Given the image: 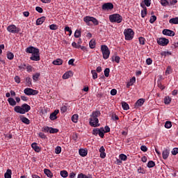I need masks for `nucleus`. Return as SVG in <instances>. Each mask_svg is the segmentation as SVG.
<instances>
[{"label":"nucleus","mask_w":178,"mask_h":178,"mask_svg":"<svg viewBox=\"0 0 178 178\" xmlns=\"http://www.w3.org/2000/svg\"><path fill=\"white\" fill-rule=\"evenodd\" d=\"M101 116V111H95L92 113L90 115L89 124L92 127H99V120L98 117Z\"/></svg>","instance_id":"1"},{"label":"nucleus","mask_w":178,"mask_h":178,"mask_svg":"<svg viewBox=\"0 0 178 178\" xmlns=\"http://www.w3.org/2000/svg\"><path fill=\"white\" fill-rule=\"evenodd\" d=\"M31 109V106L27 104H23L21 106H16L14 108L15 112L16 113H19L20 115H24V113H27Z\"/></svg>","instance_id":"2"},{"label":"nucleus","mask_w":178,"mask_h":178,"mask_svg":"<svg viewBox=\"0 0 178 178\" xmlns=\"http://www.w3.org/2000/svg\"><path fill=\"white\" fill-rule=\"evenodd\" d=\"M124 35L126 41H131V40L134 38V31L131 29H126L124 31Z\"/></svg>","instance_id":"3"},{"label":"nucleus","mask_w":178,"mask_h":178,"mask_svg":"<svg viewBox=\"0 0 178 178\" xmlns=\"http://www.w3.org/2000/svg\"><path fill=\"white\" fill-rule=\"evenodd\" d=\"M109 20L111 23H120L123 20V17L119 14L109 15Z\"/></svg>","instance_id":"4"},{"label":"nucleus","mask_w":178,"mask_h":178,"mask_svg":"<svg viewBox=\"0 0 178 178\" xmlns=\"http://www.w3.org/2000/svg\"><path fill=\"white\" fill-rule=\"evenodd\" d=\"M83 22H85L88 26H90V22H92L94 26H98V24H99L98 19L94 17L86 16L83 18Z\"/></svg>","instance_id":"5"},{"label":"nucleus","mask_w":178,"mask_h":178,"mask_svg":"<svg viewBox=\"0 0 178 178\" xmlns=\"http://www.w3.org/2000/svg\"><path fill=\"white\" fill-rule=\"evenodd\" d=\"M101 51L103 55V58L104 59H108L109 56L111 55V51L109 50V47L106 45H102L101 46Z\"/></svg>","instance_id":"6"},{"label":"nucleus","mask_w":178,"mask_h":178,"mask_svg":"<svg viewBox=\"0 0 178 178\" xmlns=\"http://www.w3.org/2000/svg\"><path fill=\"white\" fill-rule=\"evenodd\" d=\"M7 31H8V33H13V34H17V33H19L20 29L17 28L16 26V25H15V24H11L7 27Z\"/></svg>","instance_id":"7"},{"label":"nucleus","mask_w":178,"mask_h":178,"mask_svg":"<svg viewBox=\"0 0 178 178\" xmlns=\"http://www.w3.org/2000/svg\"><path fill=\"white\" fill-rule=\"evenodd\" d=\"M157 44L161 47H166V45L169 44V39H166L165 38H159L157 39Z\"/></svg>","instance_id":"8"},{"label":"nucleus","mask_w":178,"mask_h":178,"mask_svg":"<svg viewBox=\"0 0 178 178\" xmlns=\"http://www.w3.org/2000/svg\"><path fill=\"white\" fill-rule=\"evenodd\" d=\"M24 92L26 95H37L38 92L35 90L31 89L30 88H26L24 90Z\"/></svg>","instance_id":"9"},{"label":"nucleus","mask_w":178,"mask_h":178,"mask_svg":"<svg viewBox=\"0 0 178 178\" xmlns=\"http://www.w3.org/2000/svg\"><path fill=\"white\" fill-rule=\"evenodd\" d=\"M26 54H32V55H33L34 54H39L40 49H38L33 46H31L26 49Z\"/></svg>","instance_id":"10"},{"label":"nucleus","mask_w":178,"mask_h":178,"mask_svg":"<svg viewBox=\"0 0 178 178\" xmlns=\"http://www.w3.org/2000/svg\"><path fill=\"white\" fill-rule=\"evenodd\" d=\"M102 10H112L113 9V3H105L102 5Z\"/></svg>","instance_id":"11"},{"label":"nucleus","mask_w":178,"mask_h":178,"mask_svg":"<svg viewBox=\"0 0 178 178\" xmlns=\"http://www.w3.org/2000/svg\"><path fill=\"white\" fill-rule=\"evenodd\" d=\"M162 33L163 35H168V37H175L176 33L175 31L170 30V29H163Z\"/></svg>","instance_id":"12"},{"label":"nucleus","mask_w":178,"mask_h":178,"mask_svg":"<svg viewBox=\"0 0 178 178\" xmlns=\"http://www.w3.org/2000/svg\"><path fill=\"white\" fill-rule=\"evenodd\" d=\"M170 154V149L165 148L163 149V151L162 152V156H163V159H168L169 158V155Z\"/></svg>","instance_id":"13"},{"label":"nucleus","mask_w":178,"mask_h":178,"mask_svg":"<svg viewBox=\"0 0 178 178\" xmlns=\"http://www.w3.org/2000/svg\"><path fill=\"white\" fill-rule=\"evenodd\" d=\"M58 113H59V110H55L53 113H51L49 116L50 120H56V119H58V117L56 116Z\"/></svg>","instance_id":"14"},{"label":"nucleus","mask_w":178,"mask_h":178,"mask_svg":"<svg viewBox=\"0 0 178 178\" xmlns=\"http://www.w3.org/2000/svg\"><path fill=\"white\" fill-rule=\"evenodd\" d=\"M99 152H100V158L102 159H105V158H106V153H105V147H104V146L100 147Z\"/></svg>","instance_id":"15"},{"label":"nucleus","mask_w":178,"mask_h":178,"mask_svg":"<svg viewBox=\"0 0 178 178\" xmlns=\"http://www.w3.org/2000/svg\"><path fill=\"white\" fill-rule=\"evenodd\" d=\"M30 59L31 60L38 62V60H40V52L32 54V56L30 57Z\"/></svg>","instance_id":"16"},{"label":"nucleus","mask_w":178,"mask_h":178,"mask_svg":"<svg viewBox=\"0 0 178 178\" xmlns=\"http://www.w3.org/2000/svg\"><path fill=\"white\" fill-rule=\"evenodd\" d=\"M144 102H145V99H139L136 103H135V107L136 108H140V106L144 105Z\"/></svg>","instance_id":"17"},{"label":"nucleus","mask_w":178,"mask_h":178,"mask_svg":"<svg viewBox=\"0 0 178 178\" xmlns=\"http://www.w3.org/2000/svg\"><path fill=\"white\" fill-rule=\"evenodd\" d=\"M31 147L35 152H41V147L37 145V143H33L31 144Z\"/></svg>","instance_id":"18"},{"label":"nucleus","mask_w":178,"mask_h":178,"mask_svg":"<svg viewBox=\"0 0 178 178\" xmlns=\"http://www.w3.org/2000/svg\"><path fill=\"white\" fill-rule=\"evenodd\" d=\"M140 6L143 8V10H141V17L144 18L147 16V7H145L143 3H140Z\"/></svg>","instance_id":"19"},{"label":"nucleus","mask_w":178,"mask_h":178,"mask_svg":"<svg viewBox=\"0 0 178 178\" xmlns=\"http://www.w3.org/2000/svg\"><path fill=\"white\" fill-rule=\"evenodd\" d=\"M45 19H46L45 17H42L38 18L36 20V26H41V24H42V23H44V22H45Z\"/></svg>","instance_id":"20"},{"label":"nucleus","mask_w":178,"mask_h":178,"mask_svg":"<svg viewBox=\"0 0 178 178\" xmlns=\"http://www.w3.org/2000/svg\"><path fill=\"white\" fill-rule=\"evenodd\" d=\"M20 120L22 122V123H24L25 124H30V120H29V118L24 117V115H21Z\"/></svg>","instance_id":"21"},{"label":"nucleus","mask_w":178,"mask_h":178,"mask_svg":"<svg viewBox=\"0 0 178 178\" xmlns=\"http://www.w3.org/2000/svg\"><path fill=\"white\" fill-rule=\"evenodd\" d=\"M63 60L60 58H57L53 61V65H56L57 66H60V65H63Z\"/></svg>","instance_id":"22"},{"label":"nucleus","mask_w":178,"mask_h":178,"mask_svg":"<svg viewBox=\"0 0 178 178\" xmlns=\"http://www.w3.org/2000/svg\"><path fill=\"white\" fill-rule=\"evenodd\" d=\"M71 76H73V72L72 71H69L67 72H65L63 75V79L64 80H66V79H69V77H70Z\"/></svg>","instance_id":"23"},{"label":"nucleus","mask_w":178,"mask_h":178,"mask_svg":"<svg viewBox=\"0 0 178 178\" xmlns=\"http://www.w3.org/2000/svg\"><path fill=\"white\" fill-rule=\"evenodd\" d=\"M8 102L9 104V105H10V106H16V101L15 100V99L12 98V97H9L8 99Z\"/></svg>","instance_id":"24"},{"label":"nucleus","mask_w":178,"mask_h":178,"mask_svg":"<svg viewBox=\"0 0 178 178\" xmlns=\"http://www.w3.org/2000/svg\"><path fill=\"white\" fill-rule=\"evenodd\" d=\"M79 154L81 156H87V154H88V152H87V150L84 149H80L79 150Z\"/></svg>","instance_id":"25"},{"label":"nucleus","mask_w":178,"mask_h":178,"mask_svg":"<svg viewBox=\"0 0 178 178\" xmlns=\"http://www.w3.org/2000/svg\"><path fill=\"white\" fill-rule=\"evenodd\" d=\"M44 172L46 175V176H47V177H50V178L54 177V174H52V172H51L49 170L45 168L44 170Z\"/></svg>","instance_id":"26"},{"label":"nucleus","mask_w":178,"mask_h":178,"mask_svg":"<svg viewBox=\"0 0 178 178\" xmlns=\"http://www.w3.org/2000/svg\"><path fill=\"white\" fill-rule=\"evenodd\" d=\"M25 81H26V85L27 86V87H31V86L33 85L32 79L31 78L27 76L26 78H25Z\"/></svg>","instance_id":"27"},{"label":"nucleus","mask_w":178,"mask_h":178,"mask_svg":"<svg viewBox=\"0 0 178 178\" xmlns=\"http://www.w3.org/2000/svg\"><path fill=\"white\" fill-rule=\"evenodd\" d=\"M77 178H92V175H86V174L79 173L77 176Z\"/></svg>","instance_id":"28"},{"label":"nucleus","mask_w":178,"mask_h":178,"mask_svg":"<svg viewBox=\"0 0 178 178\" xmlns=\"http://www.w3.org/2000/svg\"><path fill=\"white\" fill-rule=\"evenodd\" d=\"M169 23L170 24H178V17H174V18H171L169 20Z\"/></svg>","instance_id":"29"},{"label":"nucleus","mask_w":178,"mask_h":178,"mask_svg":"<svg viewBox=\"0 0 178 178\" xmlns=\"http://www.w3.org/2000/svg\"><path fill=\"white\" fill-rule=\"evenodd\" d=\"M5 178H12V170L10 169H8L6 172L4 174Z\"/></svg>","instance_id":"30"},{"label":"nucleus","mask_w":178,"mask_h":178,"mask_svg":"<svg viewBox=\"0 0 178 178\" xmlns=\"http://www.w3.org/2000/svg\"><path fill=\"white\" fill-rule=\"evenodd\" d=\"M170 102H172V98L169 96H166L164 98V104L165 105H170Z\"/></svg>","instance_id":"31"},{"label":"nucleus","mask_w":178,"mask_h":178,"mask_svg":"<svg viewBox=\"0 0 178 178\" xmlns=\"http://www.w3.org/2000/svg\"><path fill=\"white\" fill-rule=\"evenodd\" d=\"M105 129H104V127H101L99 129V137H101V138H104V137L105 136Z\"/></svg>","instance_id":"32"},{"label":"nucleus","mask_w":178,"mask_h":178,"mask_svg":"<svg viewBox=\"0 0 178 178\" xmlns=\"http://www.w3.org/2000/svg\"><path fill=\"white\" fill-rule=\"evenodd\" d=\"M122 107L124 111H129V109H130L129 104L125 102H122Z\"/></svg>","instance_id":"33"},{"label":"nucleus","mask_w":178,"mask_h":178,"mask_svg":"<svg viewBox=\"0 0 178 178\" xmlns=\"http://www.w3.org/2000/svg\"><path fill=\"white\" fill-rule=\"evenodd\" d=\"M71 119L73 123H77V122H79V115L77 114L73 115Z\"/></svg>","instance_id":"34"},{"label":"nucleus","mask_w":178,"mask_h":178,"mask_svg":"<svg viewBox=\"0 0 178 178\" xmlns=\"http://www.w3.org/2000/svg\"><path fill=\"white\" fill-rule=\"evenodd\" d=\"M61 177L66 178L69 176V173L66 170H62L60 172Z\"/></svg>","instance_id":"35"},{"label":"nucleus","mask_w":178,"mask_h":178,"mask_svg":"<svg viewBox=\"0 0 178 178\" xmlns=\"http://www.w3.org/2000/svg\"><path fill=\"white\" fill-rule=\"evenodd\" d=\"M40 76H41V74H40V72H36L35 74H33V81H37L38 79H40Z\"/></svg>","instance_id":"36"},{"label":"nucleus","mask_w":178,"mask_h":178,"mask_svg":"<svg viewBox=\"0 0 178 178\" xmlns=\"http://www.w3.org/2000/svg\"><path fill=\"white\" fill-rule=\"evenodd\" d=\"M13 58H15V54L10 51H8L7 53V58L9 59V60H13Z\"/></svg>","instance_id":"37"},{"label":"nucleus","mask_w":178,"mask_h":178,"mask_svg":"<svg viewBox=\"0 0 178 178\" xmlns=\"http://www.w3.org/2000/svg\"><path fill=\"white\" fill-rule=\"evenodd\" d=\"M91 73L92 74V79L95 80L97 79H98V74L97 73V71L95 70H92L91 71Z\"/></svg>","instance_id":"38"},{"label":"nucleus","mask_w":178,"mask_h":178,"mask_svg":"<svg viewBox=\"0 0 178 178\" xmlns=\"http://www.w3.org/2000/svg\"><path fill=\"white\" fill-rule=\"evenodd\" d=\"M89 47L91 49H94L95 48V40H91L89 42Z\"/></svg>","instance_id":"39"},{"label":"nucleus","mask_w":178,"mask_h":178,"mask_svg":"<svg viewBox=\"0 0 178 178\" xmlns=\"http://www.w3.org/2000/svg\"><path fill=\"white\" fill-rule=\"evenodd\" d=\"M26 67H27V65H26V63H21L18 66L19 70H26Z\"/></svg>","instance_id":"40"},{"label":"nucleus","mask_w":178,"mask_h":178,"mask_svg":"<svg viewBox=\"0 0 178 178\" xmlns=\"http://www.w3.org/2000/svg\"><path fill=\"white\" fill-rule=\"evenodd\" d=\"M119 158L124 162H125V161H127V156H126V154H120Z\"/></svg>","instance_id":"41"},{"label":"nucleus","mask_w":178,"mask_h":178,"mask_svg":"<svg viewBox=\"0 0 178 178\" xmlns=\"http://www.w3.org/2000/svg\"><path fill=\"white\" fill-rule=\"evenodd\" d=\"M115 60V62H116V63H119V62H120V57H119L118 56H113L112 57V62H113Z\"/></svg>","instance_id":"42"},{"label":"nucleus","mask_w":178,"mask_h":178,"mask_svg":"<svg viewBox=\"0 0 178 178\" xmlns=\"http://www.w3.org/2000/svg\"><path fill=\"white\" fill-rule=\"evenodd\" d=\"M59 131V129L50 127L49 133L50 134H55Z\"/></svg>","instance_id":"43"},{"label":"nucleus","mask_w":178,"mask_h":178,"mask_svg":"<svg viewBox=\"0 0 178 178\" xmlns=\"http://www.w3.org/2000/svg\"><path fill=\"white\" fill-rule=\"evenodd\" d=\"M156 21V16L152 15L150 17L149 23H151V24H154V23H155Z\"/></svg>","instance_id":"44"},{"label":"nucleus","mask_w":178,"mask_h":178,"mask_svg":"<svg viewBox=\"0 0 178 178\" xmlns=\"http://www.w3.org/2000/svg\"><path fill=\"white\" fill-rule=\"evenodd\" d=\"M147 168H154L155 166V163L154 161H149L147 164Z\"/></svg>","instance_id":"45"},{"label":"nucleus","mask_w":178,"mask_h":178,"mask_svg":"<svg viewBox=\"0 0 178 178\" xmlns=\"http://www.w3.org/2000/svg\"><path fill=\"white\" fill-rule=\"evenodd\" d=\"M137 172L141 175H145V170L143 168L138 167Z\"/></svg>","instance_id":"46"},{"label":"nucleus","mask_w":178,"mask_h":178,"mask_svg":"<svg viewBox=\"0 0 178 178\" xmlns=\"http://www.w3.org/2000/svg\"><path fill=\"white\" fill-rule=\"evenodd\" d=\"M75 38H80L81 37V31L76 30L74 33Z\"/></svg>","instance_id":"47"},{"label":"nucleus","mask_w":178,"mask_h":178,"mask_svg":"<svg viewBox=\"0 0 178 178\" xmlns=\"http://www.w3.org/2000/svg\"><path fill=\"white\" fill-rule=\"evenodd\" d=\"M62 152V147L60 146H57L55 148V154H59Z\"/></svg>","instance_id":"48"},{"label":"nucleus","mask_w":178,"mask_h":178,"mask_svg":"<svg viewBox=\"0 0 178 178\" xmlns=\"http://www.w3.org/2000/svg\"><path fill=\"white\" fill-rule=\"evenodd\" d=\"M99 133V129L95 128L92 130V134H93V136H98Z\"/></svg>","instance_id":"49"},{"label":"nucleus","mask_w":178,"mask_h":178,"mask_svg":"<svg viewBox=\"0 0 178 178\" xmlns=\"http://www.w3.org/2000/svg\"><path fill=\"white\" fill-rule=\"evenodd\" d=\"M161 4L162 6H169V2L168 0H161Z\"/></svg>","instance_id":"50"},{"label":"nucleus","mask_w":178,"mask_h":178,"mask_svg":"<svg viewBox=\"0 0 178 178\" xmlns=\"http://www.w3.org/2000/svg\"><path fill=\"white\" fill-rule=\"evenodd\" d=\"M50 129H51V127L45 126V127H42V131H44V133H49Z\"/></svg>","instance_id":"51"},{"label":"nucleus","mask_w":178,"mask_h":178,"mask_svg":"<svg viewBox=\"0 0 178 178\" xmlns=\"http://www.w3.org/2000/svg\"><path fill=\"white\" fill-rule=\"evenodd\" d=\"M165 129H170V127H172V122L167 121L165 124Z\"/></svg>","instance_id":"52"},{"label":"nucleus","mask_w":178,"mask_h":178,"mask_svg":"<svg viewBox=\"0 0 178 178\" xmlns=\"http://www.w3.org/2000/svg\"><path fill=\"white\" fill-rule=\"evenodd\" d=\"M139 43L140 44V45H145V38H144L143 37H140L139 38Z\"/></svg>","instance_id":"53"},{"label":"nucleus","mask_w":178,"mask_h":178,"mask_svg":"<svg viewBox=\"0 0 178 178\" xmlns=\"http://www.w3.org/2000/svg\"><path fill=\"white\" fill-rule=\"evenodd\" d=\"M109 73H111V70L109 68H106L104 70V76H105V77H108L109 76Z\"/></svg>","instance_id":"54"},{"label":"nucleus","mask_w":178,"mask_h":178,"mask_svg":"<svg viewBox=\"0 0 178 178\" xmlns=\"http://www.w3.org/2000/svg\"><path fill=\"white\" fill-rule=\"evenodd\" d=\"M49 29H50V30H58V25L54 24H51V25H49Z\"/></svg>","instance_id":"55"},{"label":"nucleus","mask_w":178,"mask_h":178,"mask_svg":"<svg viewBox=\"0 0 178 178\" xmlns=\"http://www.w3.org/2000/svg\"><path fill=\"white\" fill-rule=\"evenodd\" d=\"M67 111V106H63L61 108H60V112L61 113H65V112Z\"/></svg>","instance_id":"56"},{"label":"nucleus","mask_w":178,"mask_h":178,"mask_svg":"<svg viewBox=\"0 0 178 178\" xmlns=\"http://www.w3.org/2000/svg\"><path fill=\"white\" fill-rule=\"evenodd\" d=\"M143 2L145 6H147V8H149V6H151V0H144Z\"/></svg>","instance_id":"57"},{"label":"nucleus","mask_w":178,"mask_h":178,"mask_svg":"<svg viewBox=\"0 0 178 178\" xmlns=\"http://www.w3.org/2000/svg\"><path fill=\"white\" fill-rule=\"evenodd\" d=\"M72 46L74 48H76V49H79L80 47H81V45L77 44V43H76V42H73L72 43Z\"/></svg>","instance_id":"58"},{"label":"nucleus","mask_w":178,"mask_h":178,"mask_svg":"<svg viewBox=\"0 0 178 178\" xmlns=\"http://www.w3.org/2000/svg\"><path fill=\"white\" fill-rule=\"evenodd\" d=\"M161 55L162 56H166L167 55H172V53L170 52V51H162V52L161 53Z\"/></svg>","instance_id":"59"},{"label":"nucleus","mask_w":178,"mask_h":178,"mask_svg":"<svg viewBox=\"0 0 178 178\" xmlns=\"http://www.w3.org/2000/svg\"><path fill=\"white\" fill-rule=\"evenodd\" d=\"M39 137L40 138H42L43 140H45L47 138L46 134L42 132L39 133Z\"/></svg>","instance_id":"60"},{"label":"nucleus","mask_w":178,"mask_h":178,"mask_svg":"<svg viewBox=\"0 0 178 178\" xmlns=\"http://www.w3.org/2000/svg\"><path fill=\"white\" fill-rule=\"evenodd\" d=\"M171 154H172V155H177V154H178V147L173 148V149L171 152Z\"/></svg>","instance_id":"61"},{"label":"nucleus","mask_w":178,"mask_h":178,"mask_svg":"<svg viewBox=\"0 0 178 178\" xmlns=\"http://www.w3.org/2000/svg\"><path fill=\"white\" fill-rule=\"evenodd\" d=\"M172 73V67L168 66L165 70V74H170Z\"/></svg>","instance_id":"62"},{"label":"nucleus","mask_w":178,"mask_h":178,"mask_svg":"<svg viewBox=\"0 0 178 178\" xmlns=\"http://www.w3.org/2000/svg\"><path fill=\"white\" fill-rule=\"evenodd\" d=\"M35 10L38 12V13H42L44 12V10L42 9V8L40 7V6H37L35 8Z\"/></svg>","instance_id":"63"},{"label":"nucleus","mask_w":178,"mask_h":178,"mask_svg":"<svg viewBox=\"0 0 178 178\" xmlns=\"http://www.w3.org/2000/svg\"><path fill=\"white\" fill-rule=\"evenodd\" d=\"M65 31H67L68 33H70L69 35H72V29H70L69 26H65Z\"/></svg>","instance_id":"64"}]
</instances>
